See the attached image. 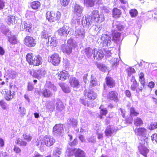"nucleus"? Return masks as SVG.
<instances>
[{
  "label": "nucleus",
  "mask_w": 157,
  "mask_h": 157,
  "mask_svg": "<svg viewBox=\"0 0 157 157\" xmlns=\"http://www.w3.org/2000/svg\"><path fill=\"white\" fill-rule=\"evenodd\" d=\"M95 52H94L93 57L94 59L100 60L104 57V53L101 49L94 48Z\"/></svg>",
  "instance_id": "4468645a"
},
{
  "label": "nucleus",
  "mask_w": 157,
  "mask_h": 157,
  "mask_svg": "<svg viewBox=\"0 0 157 157\" xmlns=\"http://www.w3.org/2000/svg\"><path fill=\"white\" fill-rule=\"evenodd\" d=\"M139 145L138 148L140 153L145 157H147V154L149 152V150L146 147L147 143L143 139L139 141Z\"/></svg>",
  "instance_id": "423d86ee"
},
{
  "label": "nucleus",
  "mask_w": 157,
  "mask_h": 157,
  "mask_svg": "<svg viewBox=\"0 0 157 157\" xmlns=\"http://www.w3.org/2000/svg\"><path fill=\"white\" fill-rule=\"evenodd\" d=\"M96 84V82L95 80H91L90 82V85L92 86H95Z\"/></svg>",
  "instance_id": "774afa93"
},
{
  "label": "nucleus",
  "mask_w": 157,
  "mask_h": 157,
  "mask_svg": "<svg viewBox=\"0 0 157 157\" xmlns=\"http://www.w3.org/2000/svg\"><path fill=\"white\" fill-rule=\"evenodd\" d=\"M75 155L76 157H85V153L83 151L78 149L76 150Z\"/></svg>",
  "instance_id": "f704fd0d"
},
{
  "label": "nucleus",
  "mask_w": 157,
  "mask_h": 157,
  "mask_svg": "<svg viewBox=\"0 0 157 157\" xmlns=\"http://www.w3.org/2000/svg\"><path fill=\"white\" fill-rule=\"evenodd\" d=\"M47 43L50 44V46L52 47H55L56 45V38L53 36H49L47 39Z\"/></svg>",
  "instance_id": "bb28decb"
},
{
  "label": "nucleus",
  "mask_w": 157,
  "mask_h": 157,
  "mask_svg": "<svg viewBox=\"0 0 157 157\" xmlns=\"http://www.w3.org/2000/svg\"><path fill=\"white\" fill-rule=\"evenodd\" d=\"M81 21L83 26H87L88 27H90L92 25L91 18L88 15L83 16Z\"/></svg>",
  "instance_id": "1a4fd4ad"
},
{
  "label": "nucleus",
  "mask_w": 157,
  "mask_h": 157,
  "mask_svg": "<svg viewBox=\"0 0 157 157\" xmlns=\"http://www.w3.org/2000/svg\"><path fill=\"white\" fill-rule=\"evenodd\" d=\"M0 105L2 108L3 109H6V103L3 100H1L0 101Z\"/></svg>",
  "instance_id": "13d9d810"
},
{
  "label": "nucleus",
  "mask_w": 157,
  "mask_h": 157,
  "mask_svg": "<svg viewBox=\"0 0 157 157\" xmlns=\"http://www.w3.org/2000/svg\"><path fill=\"white\" fill-rule=\"evenodd\" d=\"M131 81L133 83L131 86V89L133 91H135L136 90V91L137 92L138 90H136V88L138 85L137 82L134 79H132Z\"/></svg>",
  "instance_id": "c03bdc74"
},
{
  "label": "nucleus",
  "mask_w": 157,
  "mask_h": 157,
  "mask_svg": "<svg viewBox=\"0 0 157 157\" xmlns=\"http://www.w3.org/2000/svg\"><path fill=\"white\" fill-rule=\"evenodd\" d=\"M127 71L128 73V75L130 76L132 73L135 72L134 69L132 67H129L127 69Z\"/></svg>",
  "instance_id": "4d7b16f0"
},
{
  "label": "nucleus",
  "mask_w": 157,
  "mask_h": 157,
  "mask_svg": "<svg viewBox=\"0 0 157 157\" xmlns=\"http://www.w3.org/2000/svg\"><path fill=\"white\" fill-rule=\"evenodd\" d=\"M121 33L114 30L112 33V41L114 42L118 43L121 41Z\"/></svg>",
  "instance_id": "dca6fc26"
},
{
  "label": "nucleus",
  "mask_w": 157,
  "mask_h": 157,
  "mask_svg": "<svg viewBox=\"0 0 157 157\" xmlns=\"http://www.w3.org/2000/svg\"><path fill=\"white\" fill-rule=\"evenodd\" d=\"M24 140L28 141H30L32 139V137L29 134L24 133L23 135Z\"/></svg>",
  "instance_id": "603ef678"
},
{
  "label": "nucleus",
  "mask_w": 157,
  "mask_h": 157,
  "mask_svg": "<svg viewBox=\"0 0 157 157\" xmlns=\"http://www.w3.org/2000/svg\"><path fill=\"white\" fill-rule=\"evenodd\" d=\"M8 37V40L12 44H17V40L16 37L15 35H11Z\"/></svg>",
  "instance_id": "a19ab883"
},
{
  "label": "nucleus",
  "mask_w": 157,
  "mask_h": 157,
  "mask_svg": "<svg viewBox=\"0 0 157 157\" xmlns=\"http://www.w3.org/2000/svg\"><path fill=\"white\" fill-rule=\"evenodd\" d=\"M6 94L5 95V98L7 101L11 100L13 98L14 96L13 93L11 92L10 90H7L5 91Z\"/></svg>",
  "instance_id": "c756f323"
},
{
  "label": "nucleus",
  "mask_w": 157,
  "mask_h": 157,
  "mask_svg": "<svg viewBox=\"0 0 157 157\" xmlns=\"http://www.w3.org/2000/svg\"><path fill=\"white\" fill-rule=\"evenodd\" d=\"M28 90L29 91H31L33 90V84L31 82H29L28 85Z\"/></svg>",
  "instance_id": "e2e57ef3"
},
{
  "label": "nucleus",
  "mask_w": 157,
  "mask_h": 157,
  "mask_svg": "<svg viewBox=\"0 0 157 157\" xmlns=\"http://www.w3.org/2000/svg\"><path fill=\"white\" fill-rule=\"evenodd\" d=\"M72 48L70 46H68L66 44H62L61 46V49L63 52L67 54H70L71 53Z\"/></svg>",
  "instance_id": "b1692460"
},
{
  "label": "nucleus",
  "mask_w": 157,
  "mask_h": 157,
  "mask_svg": "<svg viewBox=\"0 0 157 157\" xmlns=\"http://www.w3.org/2000/svg\"><path fill=\"white\" fill-rule=\"evenodd\" d=\"M69 75L67 72L66 71H61L58 75V78L61 80H65L69 77Z\"/></svg>",
  "instance_id": "4be33fe9"
},
{
  "label": "nucleus",
  "mask_w": 157,
  "mask_h": 157,
  "mask_svg": "<svg viewBox=\"0 0 157 157\" xmlns=\"http://www.w3.org/2000/svg\"><path fill=\"white\" fill-rule=\"evenodd\" d=\"M130 115L131 117L133 116H136L138 114V113L136 112L134 108L132 107L130 109Z\"/></svg>",
  "instance_id": "864d4df0"
},
{
  "label": "nucleus",
  "mask_w": 157,
  "mask_h": 157,
  "mask_svg": "<svg viewBox=\"0 0 157 157\" xmlns=\"http://www.w3.org/2000/svg\"><path fill=\"white\" fill-rule=\"evenodd\" d=\"M113 16L115 18H117L120 17L121 12L120 10L117 8H114L113 10Z\"/></svg>",
  "instance_id": "473e14b6"
},
{
  "label": "nucleus",
  "mask_w": 157,
  "mask_h": 157,
  "mask_svg": "<svg viewBox=\"0 0 157 157\" xmlns=\"http://www.w3.org/2000/svg\"><path fill=\"white\" fill-rule=\"evenodd\" d=\"M90 15L91 19H93L96 22H101L103 21V19L101 17L102 16L100 17L98 14V11L97 10H94L92 11Z\"/></svg>",
  "instance_id": "9b49d317"
},
{
  "label": "nucleus",
  "mask_w": 157,
  "mask_h": 157,
  "mask_svg": "<svg viewBox=\"0 0 157 157\" xmlns=\"http://www.w3.org/2000/svg\"><path fill=\"white\" fill-rule=\"evenodd\" d=\"M67 45L72 48L75 47V42L72 39H70L67 40Z\"/></svg>",
  "instance_id": "09e8293b"
},
{
  "label": "nucleus",
  "mask_w": 157,
  "mask_h": 157,
  "mask_svg": "<svg viewBox=\"0 0 157 157\" xmlns=\"http://www.w3.org/2000/svg\"><path fill=\"white\" fill-rule=\"evenodd\" d=\"M28 72L33 77L38 79H40L44 77L46 74L45 71L43 69L29 70L28 71Z\"/></svg>",
  "instance_id": "39448f33"
},
{
  "label": "nucleus",
  "mask_w": 157,
  "mask_h": 157,
  "mask_svg": "<svg viewBox=\"0 0 157 157\" xmlns=\"http://www.w3.org/2000/svg\"><path fill=\"white\" fill-rule=\"evenodd\" d=\"M16 143L21 146H26L27 143L20 138L18 139L16 142Z\"/></svg>",
  "instance_id": "8fccbe9b"
},
{
  "label": "nucleus",
  "mask_w": 157,
  "mask_h": 157,
  "mask_svg": "<svg viewBox=\"0 0 157 157\" xmlns=\"http://www.w3.org/2000/svg\"><path fill=\"white\" fill-rule=\"evenodd\" d=\"M85 34V30L82 28L77 29L75 32V35L77 38H83L84 37Z\"/></svg>",
  "instance_id": "f3484780"
},
{
  "label": "nucleus",
  "mask_w": 157,
  "mask_h": 157,
  "mask_svg": "<svg viewBox=\"0 0 157 157\" xmlns=\"http://www.w3.org/2000/svg\"><path fill=\"white\" fill-rule=\"evenodd\" d=\"M69 31H68L65 26L60 28L57 31L58 34L61 36L66 37L69 34Z\"/></svg>",
  "instance_id": "412c9836"
},
{
  "label": "nucleus",
  "mask_w": 157,
  "mask_h": 157,
  "mask_svg": "<svg viewBox=\"0 0 157 157\" xmlns=\"http://www.w3.org/2000/svg\"><path fill=\"white\" fill-rule=\"evenodd\" d=\"M70 1V0H60L61 5L64 6H67Z\"/></svg>",
  "instance_id": "bf43d9fd"
},
{
  "label": "nucleus",
  "mask_w": 157,
  "mask_h": 157,
  "mask_svg": "<svg viewBox=\"0 0 157 157\" xmlns=\"http://www.w3.org/2000/svg\"><path fill=\"white\" fill-rule=\"evenodd\" d=\"M134 132L137 136H142L145 137L146 134L147 130L144 128H139L135 129Z\"/></svg>",
  "instance_id": "6ab92c4d"
},
{
  "label": "nucleus",
  "mask_w": 157,
  "mask_h": 157,
  "mask_svg": "<svg viewBox=\"0 0 157 157\" xmlns=\"http://www.w3.org/2000/svg\"><path fill=\"white\" fill-rule=\"evenodd\" d=\"M151 139L153 141L155 140L157 143V134H154L151 136Z\"/></svg>",
  "instance_id": "338daca9"
},
{
  "label": "nucleus",
  "mask_w": 157,
  "mask_h": 157,
  "mask_svg": "<svg viewBox=\"0 0 157 157\" xmlns=\"http://www.w3.org/2000/svg\"><path fill=\"white\" fill-rule=\"evenodd\" d=\"M67 121L68 124L73 127H75L78 124L77 120L73 118L68 119Z\"/></svg>",
  "instance_id": "cd10ccee"
},
{
  "label": "nucleus",
  "mask_w": 157,
  "mask_h": 157,
  "mask_svg": "<svg viewBox=\"0 0 157 157\" xmlns=\"http://www.w3.org/2000/svg\"><path fill=\"white\" fill-rule=\"evenodd\" d=\"M129 13L132 17H135L137 16L138 12L135 9H132L130 10Z\"/></svg>",
  "instance_id": "3c124183"
},
{
  "label": "nucleus",
  "mask_w": 157,
  "mask_h": 157,
  "mask_svg": "<svg viewBox=\"0 0 157 157\" xmlns=\"http://www.w3.org/2000/svg\"><path fill=\"white\" fill-rule=\"evenodd\" d=\"M0 31L6 36H9L11 35V32L4 25H1Z\"/></svg>",
  "instance_id": "393cba45"
},
{
  "label": "nucleus",
  "mask_w": 157,
  "mask_h": 157,
  "mask_svg": "<svg viewBox=\"0 0 157 157\" xmlns=\"http://www.w3.org/2000/svg\"><path fill=\"white\" fill-rule=\"evenodd\" d=\"M27 61L30 65L38 66L41 64V58L39 56H36L33 53H29L26 56Z\"/></svg>",
  "instance_id": "f257e3e1"
},
{
  "label": "nucleus",
  "mask_w": 157,
  "mask_h": 157,
  "mask_svg": "<svg viewBox=\"0 0 157 157\" xmlns=\"http://www.w3.org/2000/svg\"><path fill=\"white\" fill-rule=\"evenodd\" d=\"M48 61L53 65L57 66L60 62V58L58 54H54L48 57Z\"/></svg>",
  "instance_id": "6e6552de"
},
{
  "label": "nucleus",
  "mask_w": 157,
  "mask_h": 157,
  "mask_svg": "<svg viewBox=\"0 0 157 157\" xmlns=\"http://www.w3.org/2000/svg\"><path fill=\"white\" fill-rule=\"evenodd\" d=\"M43 94L45 97H48L51 96L52 93L48 89H45L43 91Z\"/></svg>",
  "instance_id": "de8ad7c7"
},
{
  "label": "nucleus",
  "mask_w": 157,
  "mask_h": 157,
  "mask_svg": "<svg viewBox=\"0 0 157 157\" xmlns=\"http://www.w3.org/2000/svg\"><path fill=\"white\" fill-rule=\"evenodd\" d=\"M97 66L98 68L102 72H105L108 70L107 67L101 63H99L97 64Z\"/></svg>",
  "instance_id": "79ce46f5"
},
{
  "label": "nucleus",
  "mask_w": 157,
  "mask_h": 157,
  "mask_svg": "<svg viewBox=\"0 0 157 157\" xmlns=\"http://www.w3.org/2000/svg\"><path fill=\"white\" fill-rule=\"evenodd\" d=\"M45 86L46 88H48L52 90L55 92L57 90V88L56 87L49 81H47L46 82L45 85Z\"/></svg>",
  "instance_id": "e433bc0d"
},
{
  "label": "nucleus",
  "mask_w": 157,
  "mask_h": 157,
  "mask_svg": "<svg viewBox=\"0 0 157 157\" xmlns=\"http://www.w3.org/2000/svg\"><path fill=\"white\" fill-rule=\"evenodd\" d=\"M56 108L59 111H61L65 108V106L63 103L60 100H57L56 103Z\"/></svg>",
  "instance_id": "2f4dec72"
},
{
  "label": "nucleus",
  "mask_w": 157,
  "mask_h": 157,
  "mask_svg": "<svg viewBox=\"0 0 157 157\" xmlns=\"http://www.w3.org/2000/svg\"><path fill=\"white\" fill-rule=\"evenodd\" d=\"M101 39L103 41V46H109L112 43L110 34H103L101 37Z\"/></svg>",
  "instance_id": "0eeeda50"
},
{
  "label": "nucleus",
  "mask_w": 157,
  "mask_h": 157,
  "mask_svg": "<svg viewBox=\"0 0 157 157\" xmlns=\"http://www.w3.org/2000/svg\"><path fill=\"white\" fill-rule=\"evenodd\" d=\"M83 51L84 52L87 57H90L92 55H94V52H95V49H92L90 48H85Z\"/></svg>",
  "instance_id": "c85d7f7f"
},
{
  "label": "nucleus",
  "mask_w": 157,
  "mask_h": 157,
  "mask_svg": "<svg viewBox=\"0 0 157 157\" xmlns=\"http://www.w3.org/2000/svg\"><path fill=\"white\" fill-rule=\"evenodd\" d=\"M113 27L114 29V30H116V31H117V30L121 31L124 28L123 25L120 24L119 22L117 21L114 22L113 24Z\"/></svg>",
  "instance_id": "a878e982"
},
{
  "label": "nucleus",
  "mask_w": 157,
  "mask_h": 157,
  "mask_svg": "<svg viewBox=\"0 0 157 157\" xmlns=\"http://www.w3.org/2000/svg\"><path fill=\"white\" fill-rule=\"evenodd\" d=\"M19 112L20 113V114L22 116H24L25 113V109L24 107H20L19 108Z\"/></svg>",
  "instance_id": "052dcab7"
},
{
  "label": "nucleus",
  "mask_w": 157,
  "mask_h": 157,
  "mask_svg": "<svg viewBox=\"0 0 157 157\" xmlns=\"http://www.w3.org/2000/svg\"><path fill=\"white\" fill-rule=\"evenodd\" d=\"M22 27L23 29H25L26 31L29 32V29L31 28L32 25L29 22H24L22 24Z\"/></svg>",
  "instance_id": "ea45409f"
},
{
  "label": "nucleus",
  "mask_w": 157,
  "mask_h": 157,
  "mask_svg": "<svg viewBox=\"0 0 157 157\" xmlns=\"http://www.w3.org/2000/svg\"><path fill=\"white\" fill-rule=\"evenodd\" d=\"M148 128L150 130H153L157 128V122L151 123L149 126Z\"/></svg>",
  "instance_id": "5fc2aeb1"
},
{
  "label": "nucleus",
  "mask_w": 157,
  "mask_h": 157,
  "mask_svg": "<svg viewBox=\"0 0 157 157\" xmlns=\"http://www.w3.org/2000/svg\"><path fill=\"white\" fill-rule=\"evenodd\" d=\"M14 151L17 154H20L21 153V150L17 147L15 146L14 147Z\"/></svg>",
  "instance_id": "69168bd1"
},
{
  "label": "nucleus",
  "mask_w": 157,
  "mask_h": 157,
  "mask_svg": "<svg viewBox=\"0 0 157 157\" xmlns=\"http://www.w3.org/2000/svg\"><path fill=\"white\" fill-rule=\"evenodd\" d=\"M99 109H101L100 113L102 115H105L107 113V111L106 108H102V105L100 107Z\"/></svg>",
  "instance_id": "6e6d98bb"
},
{
  "label": "nucleus",
  "mask_w": 157,
  "mask_h": 157,
  "mask_svg": "<svg viewBox=\"0 0 157 157\" xmlns=\"http://www.w3.org/2000/svg\"><path fill=\"white\" fill-rule=\"evenodd\" d=\"M61 17V13L59 11H48L46 13V18L50 22L59 20Z\"/></svg>",
  "instance_id": "20e7f679"
},
{
  "label": "nucleus",
  "mask_w": 157,
  "mask_h": 157,
  "mask_svg": "<svg viewBox=\"0 0 157 157\" xmlns=\"http://www.w3.org/2000/svg\"><path fill=\"white\" fill-rule=\"evenodd\" d=\"M87 140L89 142L93 143H94L96 142V139L95 137L94 136L88 138Z\"/></svg>",
  "instance_id": "680f3d73"
},
{
  "label": "nucleus",
  "mask_w": 157,
  "mask_h": 157,
  "mask_svg": "<svg viewBox=\"0 0 157 157\" xmlns=\"http://www.w3.org/2000/svg\"><path fill=\"white\" fill-rule=\"evenodd\" d=\"M117 131L115 128L113 126H108L105 131V133L107 136H111L114 134Z\"/></svg>",
  "instance_id": "ddd939ff"
},
{
  "label": "nucleus",
  "mask_w": 157,
  "mask_h": 157,
  "mask_svg": "<svg viewBox=\"0 0 157 157\" xmlns=\"http://www.w3.org/2000/svg\"><path fill=\"white\" fill-rule=\"evenodd\" d=\"M69 83L71 86L76 89L80 87L79 82L77 79L74 77H71L69 80Z\"/></svg>",
  "instance_id": "2eb2a0df"
},
{
  "label": "nucleus",
  "mask_w": 157,
  "mask_h": 157,
  "mask_svg": "<svg viewBox=\"0 0 157 157\" xmlns=\"http://www.w3.org/2000/svg\"><path fill=\"white\" fill-rule=\"evenodd\" d=\"M48 29L44 28L43 30L41 32V37L42 38H45L46 40H47V39H48L49 36H51L50 35L48 34Z\"/></svg>",
  "instance_id": "58836bf2"
},
{
  "label": "nucleus",
  "mask_w": 157,
  "mask_h": 157,
  "mask_svg": "<svg viewBox=\"0 0 157 157\" xmlns=\"http://www.w3.org/2000/svg\"><path fill=\"white\" fill-rule=\"evenodd\" d=\"M62 153V149L61 148L56 147L54 150L52 155L54 157H60V155Z\"/></svg>",
  "instance_id": "7c9ffc66"
},
{
  "label": "nucleus",
  "mask_w": 157,
  "mask_h": 157,
  "mask_svg": "<svg viewBox=\"0 0 157 157\" xmlns=\"http://www.w3.org/2000/svg\"><path fill=\"white\" fill-rule=\"evenodd\" d=\"M96 0H84L85 6L87 7H92L94 6Z\"/></svg>",
  "instance_id": "4c0bfd02"
},
{
  "label": "nucleus",
  "mask_w": 157,
  "mask_h": 157,
  "mask_svg": "<svg viewBox=\"0 0 157 157\" xmlns=\"http://www.w3.org/2000/svg\"><path fill=\"white\" fill-rule=\"evenodd\" d=\"M55 142V140L51 136H44V140L42 141H39L38 144L40 147H42L44 146V143L47 146H50L52 145Z\"/></svg>",
  "instance_id": "7ed1b4c3"
},
{
  "label": "nucleus",
  "mask_w": 157,
  "mask_h": 157,
  "mask_svg": "<svg viewBox=\"0 0 157 157\" xmlns=\"http://www.w3.org/2000/svg\"><path fill=\"white\" fill-rule=\"evenodd\" d=\"M9 154L5 152H0V157H9Z\"/></svg>",
  "instance_id": "0e129e2a"
},
{
  "label": "nucleus",
  "mask_w": 157,
  "mask_h": 157,
  "mask_svg": "<svg viewBox=\"0 0 157 157\" xmlns=\"http://www.w3.org/2000/svg\"><path fill=\"white\" fill-rule=\"evenodd\" d=\"M83 7L77 4H75L74 9V12L76 15L72 19V21L75 23L79 24L81 18V15L83 11Z\"/></svg>",
  "instance_id": "f03ea898"
},
{
  "label": "nucleus",
  "mask_w": 157,
  "mask_h": 157,
  "mask_svg": "<svg viewBox=\"0 0 157 157\" xmlns=\"http://www.w3.org/2000/svg\"><path fill=\"white\" fill-rule=\"evenodd\" d=\"M24 40L25 44L29 47H34L36 44V42L35 40L31 36H26Z\"/></svg>",
  "instance_id": "9d476101"
},
{
  "label": "nucleus",
  "mask_w": 157,
  "mask_h": 157,
  "mask_svg": "<svg viewBox=\"0 0 157 157\" xmlns=\"http://www.w3.org/2000/svg\"><path fill=\"white\" fill-rule=\"evenodd\" d=\"M59 86L61 87L62 90L66 93H69L70 90L68 86L63 83H59Z\"/></svg>",
  "instance_id": "72a5a7b5"
},
{
  "label": "nucleus",
  "mask_w": 157,
  "mask_h": 157,
  "mask_svg": "<svg viewBox=\"0 0 157 157\" xmlns=\"http://www.w3.org/2000/svg\"><path fill=\"white\" fill-rule=\"evenodd\" d=\"M84 95L87 96L89 99L94 100L97 97L96 94L92 90H86L84 91Z\"/></svg>",
  "instance_id": "a211bd4d"
},
{
  "label": "nucleus",
  "mask_w": 157,
  "mask_h": 157,
  "mask_svg": "<svg viewBox=\"0 0 157 157\" xmlns=\"http://www.w3.org/2000/svg\"><path fill=\"white\" fill-rule=\"evenodd\" d=\"M63 131V126L61 124H56L53 129V133L56 135H60Z\"/></svg>",
  "instance_id": "f8f14e48"
},
{
  "label": "nucleus",
  "mask_w": 157,
  "mask_h": 157,
  "mask_svg": "<svg viewBox=\"0 0 157 157\" xmlns=\"http://www.w3.org/2000/svg\"><path fill=\"white\" fill-rule=\"evenodd\" d=\"M134 124L137 126L141 125L143 124L142 120L139 117H136L134 119Z\"/></svg>",
  "instance_id": "49530a36"
},
{
  "label": "nucleus",
  "mask_w": 157,
  "mask_h": 157,
  "mask_svg": "<svg viewBox=\"0 0 157 157\" xmlns=\"http://www.w3.org/2000/svg\"><path fill=\"white\" fill-rule=\"evenodd\" d=\"M5 20L8 25L15 22V17L13 16H9L6 18Z\"/></svg>",
  "instance_id": "c9c22d12"
},
{
  "label": "nucleus",
  "mask_w": 157,
  "mask_h": 157,
  "mask_svg": "<svg viewBox=\"0 0 157 157\" xmlns=\"http://www.w3.org/2000/svg\"><path fill=\"white\" fill-rule=\"evenodd\" d=\"M31 6L33 9H37L40 6V3L38 1L33 2L32 3Z\"/></svg>",
  "instance_id": "a18cd8bd"
},
{
  "label": "nucleus",
  "mask_w": 157,
  "mask_h": 157,
  "mask_svg": "<svg viewBox=\"0 0 157 157\" xmlns=\"http://www.w3.org/2000/svg\"><path fill=\"white\" fill-rule=\"evenodd\" d=\"M106 83L107 86L110 88L113 87L115 86V81L111 77H106Z\"/></svg>",
  "instance_id": "5701e85b"
},
{
  "label": "nucleus",
  "mask_w": 157,
  "mask_h": 157,
  "mask_svg": "<svg viewBox=\"0 0 157 157\" xmlns=\"http://www.w3.org/2000/svg\"><path fill=\"white\" fill-rule=\"evenodd\" d=\"M108 60L110 61L113 67H116L118 64V60L117 58H111L110 59H108Z\"/></svg>",
  "instance_id": "37998d69"
},
{
  "label": "nucleus",
  "mask_w": 157,
  "mask_h": 157,
  "mask_svg": "<svg viewBox=\"0 0 157 157\" xmlns=\"http://www.w3.org/2000/svg\"><path fill=\"white\" fill-rule=\"evenodd\" d=\"M118 94L116 91H111L109 92L107 98L111 100H113L117 102L118 101Z\"/></svg>",
  "instance_id": "aec40b11"
}]
</instances>
